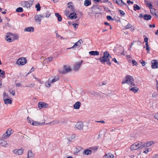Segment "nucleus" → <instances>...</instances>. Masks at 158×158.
<instances>
[{"label": "nucleus", "instance_id": "1", "mask_svg": "<svg viewBox=\"0 0 158 158\" xmlns=\"http://www.w3.org/2000/svg\"><path fill=\"white\" fill-rule=\"evenodd\" d=\"M110 56V55L109 52L107 51H105L103 53V56L98 58V60H99L102 64H105L106 62L107 64L110 65L111 63L109 59Z\"/></svg>", "mask_w": 158, "mask_h": 158}, {"label": "nucleus", "instance_id": "2", "mask_svg": "<svg viewBox=\"0 0 158 158\" xmlns=\"http://www.w3.org/2000/svg\"><path fill=\"white\" fill-rule=\"evenodd\" d=\"M134 81L133 78L131 76L128 75L124 78L122 83L123 84L127 83L131 86H135Z\"/></svg>", "mask_w": 158, "mask_h": 158}, {"label": "nucleus", "instance_id": "3", "mask_svg": "<svg viewBox=\"0 0 158 158\" xmlns=\"http://www.w3.org/2000/svg\"><path fill=\"white\" fill-rule=\"evenodd\" d=\"M146 147L145 144H143L142 142H136L133 144L130 147L131 150H134L139 149H142Z\"/></svg>", "mask_w": 158, "mask_h": 158}, {"label": "nucleus", "instance_id": "4", "mask_svg": "<svg viewBox=\"0 0 158 158\" xmlns=\"http://www.w3.org/2000/svg\"><path fill=\"white\" fill-rule=\"evenodd\" d=\"M71 69L70 67L66 65L63 66V70H60L59 73L61 74H65L71 71Z\"/></svg>", "mask_w": 158, "mask_h": 158}, {"label": "nucleus", "instance_id": "5", "mask_svg": "<svg viewBox=\"0 0 158 158\" xmlns=\"http://www.w3.org/2000/svg\"><path fill=\"white\" fill-rule=\"evenodd\" d=\"M27 62V60L25 58L22 57L18 59L17 64L18 65H23L26 63Z\"/></svg>", "mask_w": 158, "mask_h": 158}, {"label": "nucleus", "instance_id": "6", "mask_svg": "<svg viewBox=\"0 0 158 158\" xmlns=\"http://www.w3.org/2000/svg\"><path fill=\"white\" fill-rule=\"evenodd\" d=\"M24 149L23 148H21L20 149H15L12 152L13 153L17 155H21L23 153Z\"/></svg>", "mask_w": 158, "mask_h": 158}, {"label": "nucleus", "instance_id": "7", "mask_svg": "<svg viewBox=\"0 0 158 158\" xmlns=\"http://www.w3.org/2000/svg\"><path fill=\"white\" fill-rule=\"evenodd\" d=\"M12 130L8 129L6 132L2 135V137L4 139H6L9 138L11 135V131Z\"/></svg>", "mask_w": 158, "mask_h": 158}, {"label": "nucleus", "instance_id": "8", "mask_svg": "<svg viewBox=\"0 0 158 158\" xmlns=\"http://www.w3.org/2000/svg\"><path fill=\"white\" fill-rule=\"evenodd\" d=\"M68 7L67 10L69 12H73L74 11V8L73 6V4L71 2H70L67 4Z\"/></svg>", "mask_w": 158, "mask_h": 158}, {"label": "nucleus", "instance_id": "9", "mask_svg": "<svg viewBox=\"0 0 158 158\" xmlns=\"http://www.w3.org/2000/svg\"><path fill=\"white\" fill-rule=\"evenodd\" d=\"M35 18L36 22L39 24H40L41 20V18H44V16L41 15H37L35 16Z\"/></svg>", "mask_w": 158, "mask_h": 158}, {"label": "nucleus", "instance_id": "10", "mask_svg": "<svg viewBox=\"0 0 158 158\" xmlns=\"http://www.w3.org/2000/svg\"><path fill=\"white\" fill-rule=\"evenodd\" d=\"M47 104L43 102H40L38 103V107L40 109L43 108H46L48 106Z\"/></svg>", "mask_w": 158, "mask_h": 158}, {"label": "nucleus", "instance_id": "11", "mask_svg": "<svg viewBox=\"0 0 158 158\" xmlns=\"http://www.w3.org/2000/svg\"><path fill=\"white\" fill-rule=\"evenodd\" d=\"M113 1L117 3L118 5L122 6L124 5L125 6H127V4L126 3L124 2L122 0H113Z\"/></svg>", "mask_w": 158, "mask_h": 158}, {"label": "nucleus", "instance_id": "12", "mask_svg": "<svg viewBox=\"0 0 158 158\" xmlns=\"http://www.w3.org/2000/svg\"><path fill=\"white\" fill-rule=\"evenodd\" d=\"M83 123L81 122H77L75 125L76 128L80 130L83 129Z\"/></svg>", "mask_w": 158, "mask_h": 158}, {"label": "nucleus", "instance_id": "13", "mask_svg": "<svg viewBox=\"0 0 158 158\" xmlns=\"http://www.w3.org/2000/svg\"><path fill=\"white\" fill-rule=\"evenodd\" d=\"M81 43H82V40L81 39L80 40H78V41L75 43L74 44V45L73 46H72V47H71V48H67V49H70L71 48H73L77 46H80L81 45Z\"/></svg>", "mask_w": 158, "mask_h": 158}, {"label": "nucleus", "instance_id": "14", "mask_svg": "<svg viewBox=\"0 0 158 158\" xmlns=\"http://www.w3.org/2000/svg\"><path fill=\"white\" fill-rule=\"evenodd\" d=\"M82 61L78 62L76 64H75L74 66L73 69L75 70H77L79 69L81 65Z\"/></svg>", "mask_w": 158, "mask_h": 158}, {"label": "nucleus", "instance_id": "15", "mask_svg": "<svg viewBox=\"0 0 158 158\" xmlns=\"http://www.w3.org/2000/svg\"><path fill=\"white\" fill-rule=\"evenodd\" d=\"M152 64L151 65L152 69H155L157 68L158 63L156 60H153L152 61Z\"/></svg>", "mask_w": 158, "mask_h": 158}, {"label": "nucleus", "instance_id": "16", "mask_svg": "<svg viewBox=\"0 0 158 158\" xmlns=\"http://www.w3.org/2000/svg\"><path fill=\"white\" fill-rule=\"evenodd\" d=\"M45 124L44 122L41 123L39 122L33 121V122H32L31 125L33 126H37L38 125H43Z\"/></svg>", "mask_w": 158, "mask_h": 158}, {"label": "nucleus", "instance_id": "17", "mask_svg": "<svg viewBox=\"0 0 158 158\" xmlns=\"http://www.w3.org/2000/svg\"><path fill=\"white\" fill-rule=\"evenodd\" d=\"M132 86H131L129 87V89L130 90L133 92L134 93H136L137 92V91L139 90V88L135 86L132 87Z\"/></svg>", "mask_w": 158, "mask_h": 158}, {"label": "nucleus", "instance_id": "18", "mask_svg": "<svg viewBox=\"0 0 158 158\" xmlns=\"http://www.w3.org/2000/svg\"><path fill=\"white\" fill-rule=\"evenodd\" d=\"M0 145L6 147L7 145V143L6 141L2 139H0Z\"/></svg>", "mask_w": 158, "mask_h": 158}, {"label": "nucleus", "instance_id": "19", "mask_svg": "<svg viewBox=\"0 0 158 158\" xmlns=\"http://www.w3.org/2000/svg\"><path fill=\"white\" fill-rule=\"evenodd\" d=\"M151 13L152 14L154 15L156 17L157 16V13L158 12V11L157 10H156L153 8H151L150 10Z\"/></svg>", "mask_w": 158, "mask_h": 158}, {"label": "nucleus", "instance_id": "20", "mask_svg": "<svg viewBox=\"0 0 158 158\" xmlns=\"http://www.w3.org/2000/svg\"><path fill=\"white\" fill-rule=\"evenodd\" d=\"M81 106V102H77L74 105L73 108L76 109H79Z\"/></svg>", "mask_w": 158, "mask_h": 158}, {"label": "nucleus", "instance_id": "21", "mask_svg": "<svg viewBox=\"0 0 158 158\" xmlns=\"http://www.w3.org/2000/svg\"><path fill=\"white\" fill-rule=\"evenodd\" d=\"M69 15V17L71 19H75L77 17L76 14L74 12H71Z\"/></svg>", "mask_w": 158, "mask_h": 158}, {"label": "nucleus", "instance_id": "22", "mask_svg": "<svg viewBox=\"0 0 158 158\" xmlns=\"http://www.w3.org/2000/svg\"><path fill=\"white\" fill-rule=\"evenodd\" d=\"M4 102V103L6 105H8V104H10L12 103V100L9 98H5L4 99H3Z\"/></svg>", "mask_w": 158, "mask_h": 158}, {"label": "nucleus", "instance_id": "23", "mask_svg": "<svg viewBox=\"0 0 158 158\" xmlns=\"http://www.w3.org/2000/svg\"><path fill=\"white\" fill-rule=\"evenodd\" d=\"M27 158H34V154L31 150L28 151L27 153Z\"/></svg>", "mask_w": 158, "mask_h": 158}, {"label": "nucleus", "instance_id": "24", "mask_svg": "<svg viewBox=\"0 0 158 158\" xmlns=\"http://www.w3.org/2000/svg\"><path fill=\"white\" fill-rule=\"evenodd\" d=\"M25 31H27L29 32H33L34 31V28L33 27H27L24 30Z\"/></svg>", "mask_w": 158, "mask_h": 158}, {"label": "nucleus", "instance_id": "25", "mask_svg": "<svg viewBox=\"0 0 158 158\" xmlns=\"http://www.w3.org/2000/svg\"><path fill=\"white\" fill-rule=\"evenodd\" d=\"M89 54L92 56H97L99 55V52L97 51H91L89 52Z\"/></svg>", "mask_w": 158, "mask_h": 158}, {"label": "nucleus", "instance_id": "26", "mask_svg": "<svg viewBox=\"0 0 158 158\" xmlns=\"http://www.w3.org/2000/svg\"><path fill=\"white\" fill-rule=\"evenodd\" d=\"M92 152L91 150L87 149L84 150L83 154L86 155H88L91 154Z\"/></svg>", "mask_w": 158, "mask_h": 158}, {"label": "nucleus", "instance_id": "27", "mask_svg": "<svg viewBox=\"0 0 158 158\" xmlns=\"http://www.w3.org/2000/svg\"><path fill=\"white\" fill-rule=\"evenodd\" d=\"M23 6L24 7H25L27 8L30 7L31 6V5L30 4L29 2L26 1L24 2Z\"/></svg>", "mask_w": 158, "mask_h": 158}, {"label": "nucleus", "instance_id": "28", "mask_svg": "<svg viewBox=\"0 0 158 158\" xmlns=\"http://www.w3.org/2000/svg\"><path fill=\"white\" fill-rule=\"evenodd\" d=\"M151 16L150 15H148L147 14H145L143 15V19L145 20H150L151 18Z\"/></svg>", "mask_w": 158, "mask_h": 158}, {"label": "nucleus", "instance_id": "29", "mask_svg": "<svg viewBox=\"0 0 158 158\" xmlns=\"http://www.w3.org/2000/svg\"><path fill=\"white\" fill-rule=\"evenodd\" d=\"M55 15L56 17L57 18L59 22H61L62 21V18L61 15L58 13H55Z\"/></svg>", "mask_w": 158, "mask_h": 158}, {"label": "nucleus", "instance_id": "30", "mask_svg": "<svg viewBox=\"0 0 158 158\" xmlns=\"http://www.w3.org/2000/svg\"><path fill=\"white\" fill-rule=\"evenodd\" d=\"M144 144H145L146 147H149L151 145L154 144V142L153 141H151L145 143Z\"/></svg>", "mask_w": 158, "mask_h": 158}, {"label": "nucleus", "instance_id": "31", "mask_svg": "<svg viewBox=\"0 0 158 158\" xmlns=\"http://www.w3.org/2000/svg\"><path fill=\"white\" fill-rule=\"evenodd\" d=\"M91 4V0H85L84 2V5L86 6H88Z\"/></svg>", "mask_w": 158, "mask_h": 158}, {"label": "nucleus", "instance_id": "32", "mask_svg": "<svg viewBox=\"0 0 158 158\" xmlns=\"http://www.w3.org/2000/svg\"><path fill=\"white\" fill-rule=\"evenodd\" d=\"M59 123V121L58 120L53 121L52 122H51L48 123H46V124H52V125H53L55 124H57Z\"/></svg>", "mask_w": 158, "mask_h": 158}, {"label": "nucleus", "instance_id": "33", "mask_svg": "<svg viewBox=\"0 0 158 158\" xmlns=\"http://www.w3.org/2000/svg\"><path fill=\"white\" fill-rule=\"evenodd\" d=\"M3 99H4L5 98H9L8 94H7L5 92H4L3 94Z\"/></svg>", "mask_w": 158, "mask_h": 158}, {"label": "nucleus", "instance_id": "34", "mask_svg": "<svg viewBox=\"0 0 158 158\" xmlns=\"http://www.w3.org/2000/svg\"><path fill=\"white\" fill-rule=\"evenodd\" d=\"M53 57H52L51 56L45 58V59L44 60L47 61L48 62H50L53 60Z\"/></svg>", "mask_w": 158, "mask_h": 158}, {"label": "nucleus", "instance_id": "35", "mask_svg": "<svg viewBox=\"0 0 158 158\" xmlns=\"http://www.w3.org/2000/svg\"><path fill=\"white\" fill-rule=\"evenodd\" d=\"M5 72L1 69H0V77H4L5 76Z\"/></svg>", "mask_w": 158, "mask_h": 158}, {"label": "nucleus", "instance_id": "36", "mask_svg": "<svg viewBox=\"0 0 158 158\" xmlns=\"http://www.w3.org/2000/svg\"><path fill=\"white\" fill-rule=\"evenodd\" d=\"M140 9V7L139 6L136 4L134 5V10L135 11H136L137 10H139Z\"/></svg>", "mask_w": 158, "mask_h": 158}, {"label": "nucleus", "instance_id": "37", "mask_svg": "<svg viewBox=\"0 0 158 158\" xmlns=\"http://www.w3.org/2000/svg\"><path fill=\"white\" fill-rule=\"evenodd\" d=\"M35 7L36 8V10L37 11H39L40 10L41 7L40 6V4L39 3H38L36 5Z\"/></svg>", "mask_w": 158, "mask_h": 158}, {"label": "nucleus", "instance_id": "38", "mask_svg": "<svg viewBox=\"0 0 158 158\" xmlns=\"http://www.w3.org/2000/svg\"><path fill=\"white\" fill-rule=\"evenodd\" d=\"M23 9L22 7L18 8L16 10V11L17 12H21L23 11Z\"/></svg>", "mask_w": 158, "mask_h": 158}, {"label": "nucleus", "instance_id": "39", "mask_svg": "<svg viewBox=\"0 0 158 158\" xmlns=\"http://www.w3.org/2000/svg\"><path fill=\"white\" fill-rule=\"evenodd\" d=\"M6 40H7L8 41H9V42H12V39L11 38H10V37L9 36L6 35Z\"/></svg>", "mask_w": 158, "mask_h": 158}, {"label": "nucleus", "instance_id": "40", "mask_svg": "<svg viewBox=\"0 0 158 158\" xmlns=\"http://www.w3.org/2000/svg\"><path fill=\"white\" fill-rule=\"evenodd\" d=\"M132 25L131 24L128 23L125 27V29H128L131 28Z\"/></svg>", "mask_w": 158, "mask_h": 158}, {"label": "nucleus", "instance_id": "41", "mask_svg": "<svg viewBox=\"0 0 158 158\" xmlns=\"http://www.w3.org/2000/svg\"><path fill=\"white\" fill-rule=\"evenodd\" d=\"M10 34L14 36L13 38L14 40H18L19 39V36L17 35H13L11 33H10Z\"/></svg>", "mask_w": 158, "mask_h": 158}, {"label": "nucleus", "instance_id": "42", "mask_svg": "<svg viewBox=\"0 0 158 158\" xmlns=\"http://www.w3.org/2000/svg\"><path fill=\"white\" fill-rule=\"evenodd\" d=\"M35 86V85L34 83L28 85H26L25 87H33L34 86Z\"/></svg>", "mask_w": 158, "mask_h": 158}, {"label": "nucleus", "instance_id": "43", "mask_svg": "<svg viewBox=\"0 0 158 158\" xmlns=\"http://www.w3.org/2000/svg\"><path fill=\"white\" fill-rule=\"evenodd\" d=\"M59 79V78L57 77H55L54 79H53L52 81L50 83H53L57 81H58Z\"/></svg>", "mask_w": 158, "mask_h": 158}, {"label": "nucleus", "instance_id": "44", "mask_svg": "<svg viewBox=\"0 0 158 158\" xmlns=\"http://www.w3.org/2000/svg\"><path fill=\"white\" fill-rule=\"evenodd\" d=\"M10 93L12 94L13 96L15 95V90L10 89L9 90Z\"/></svg>", "mask_w": 158, "mask_h": 158}, {"label": "nucleus", "instance_id": "45", "mask_svg": "<svg viewBox=\"0 0 158 158\" xmlns=\"http://www.w3.org/2000/svg\"><path fill=\"white\" fill-rule=\"evenodd\" d=\"M75 30H76L78 28V24L77 23H73L72 24Z\"/></svg>", "mask_w": 158, "mask_h": 158}, {"label": "nucleus", "instance_id": "46", "mask_svg": "<svg viewBox=\"0 0 158 158\" xmlns=\"http://www.w3.org/2000/svg\"><path fill=\"white\" fill-rule=\"evenodd\" d=\"M106 18L109 20H111L112 21L114 20V19H113L112 18V17L110 15L107 16L106 17Z\"/></svg>", "mask_w": 158, "mask_h": 158}, {"label": "nucleus", "instance_id": "47", "mask_svg": "<svg viewBox=\"0 0 158 158\" xmlns=\"http://www.w3.org/2000/svg\"><path fill=\"white\" fill-rule=\"evenodd\" d=\"M45 85L47 87H49L50 86V83L49 81L48 82H45Z\"/></svg>", "mask_w": 158, "mask_h": 158}, {"label": "nucleus", "instance_id": "48", "mask_svg": "<svg viewBox=\"0 0 158 158\" xmlns=\"http://www.w3.org/2000/svg\"><path fill=\"white\" fill-rule=\"evenodd\" d=\"M140 62L143 66H145V63L144 61L143 60H140Z\"/></svg>", "mask_w": 158, "mask_h": 158}, {"label": "nucleus", "instance_id": "49", "mask_svg": "<svg viewBox=\"0 0 158 158\" xmlns=\"http://www.w3.org/2000/svg\"><path fill=\"white\" fill-rule=\"evenodd\" d=\"M27 120L28 121V123H30V124H31V122H33V121L30 118H29V117H27Z\"/></svg>", "mask_w": 158, "mask_h": 158}, {"label": "nucleus", "instance_id": "50", "mask_svg": "<svg viewBox=\"0 0 158 158\" xmlns=\"http://www.w3.org/2000/svg\"><path fill=\"white\" fill-rule=\"evenodd\" d=\"M157 95H158V94L157 93L154 92V93H153V94L152 96L154 98H156V97Z\"/></svg>", "mask_w": 158, "mask_h": 158}, {"label": "nucleus", "instance_id": "51", "mask_svg": "<svg viewBox=\"0 0 158 158\" xmlns=\"http://www.w3.org/2000/svg\"><path fill=\"white\" fill-rule=\"evenodd\" d=\"M147 5L149 7L150 9L151 8H152V6L151 4L147 3Z\"/></svg>", "mask_w": 158, "mask_h": 158}, {"label": "nucleus", "instance_id": "52", "mask_svg": "<svg viewBox=\"0 0 158 158\" xmlns=\"http://www.w3.org/2000/svg\"><path fill=\"white\" fill-rule=\"evenodd\" d=\"M132 62L133 64L135 65H137V62L134 60H132Z\"/></svg>", "mask_w": 158, "mask_h": 158}, {"label": "nucleus", "instance_id": "53", "mask_svg": "<svg viewBox=\"0 0 158 158\" xmlns=\"http://www.w3.org/2000/svg\"><path fill=\"white\" fill-rule=\"evenodd\" d=\"M119 11L120 14L122 15V16H123L125 15V13L123 11L120 10Z\"/></svg>", "mask_w": 158, "mask_h": 158}, {"label": "nucleus", "instance_id": "54", "mask_svg": "<svg viewBox=\"0 0 158 158\" xmlns=\"http://www.w3.org/2000/svg\"><path fill=\"white\" fill-rule=\"evenodd\" d=\"M146 50L147 51V52L148 53L149 52V51H150V48L149 46H146Z\"/></svg>", "mask_w": 158, "mask_h": 158}, {"label": "nucleus", "instance_id": "55", "mask_svg": "<svg viewBox=\"0 0 158 158\" xmlns=\"http://www.w3.org/2000/svg\"><path fill=\"white\" fill-rule=\"evenodd\" d=\"M108 154H109V155L108 156H109L110 158H114V156L111 153H108Z\"/></svg>", "mask_w": 158, "mask_h": 158}, {"label": "nucleus", "instance_id": "56", "mask_svg": "<svg viewBox=\"0 0 158 158\" xmlns=\"http://www.w3.org/2000/svg\"><path fill=\"white\" fill-rule=\"evenodd\" d=\"M50 14H49L46 13L45 15V16L46 18H48L50 16Z\"/></svg>", "mask_w": 158, "mask_h": 158}, {"label": "nucleus", "instance_id": "57", "mask_svg": "<svg viewBox=\"0 0 158 158\" xmlns=\"http://www.w3.org/2000/svg\"><path fill=\"white\" fill-rule=\"evenodd\" d=\"M154 117L155 118L158 120V113H156L154 115Z\"/></svg>", "mask_w": 158, "mask_h": 158}, {"label": "nucleus", "instance_id": "58", "mask_svg": "<svg viewBox=\"0 0 158 158\" xmlns=\"http://www.w3.org/2000/svg\"><path fill=\"white\" fill-rule=\"evenodd\" d=\"M16 85L17 87H19L21 86V84L20 83H18L16 84Z\"/></svg>", "mask_w": 158, "mask_h": 158}, {"label": "nucleus", "instance_id": "59", "mask_svg": "<svg viewBox=\"0 0 158 158\" xmlns=\"http://www.w3.org/2000/svg\"><path fill=\"white\" fill-rule=\"evenodd\" d=\"M149 27L150 28H151L152 27H155V24H153V25L150 24L149 25Z\"/></svg>", "mask_w": 158, "mask_h": 158}, {"label": "nucleus", "instance_id": "60", "mask_svg": "<svg viewBox=\"0 0 158 158\" xmlns=\"http://www.w3.org/2000/svg\"><path fill=\"white\" fill-rule=\"evenodd\" d=\"M127 2L128 4H129L130 3L133 4V2L130 1V0H128Z\"/></svg>", "mask_w": 158, "mask_h": 158}, {"label": "nucleus", "instance_id": "61", "mask_svg": "<svg viewBox=\"0 0 158 158\" xmlns=\"http://www.w3.org/2000/svg\"><path fill=\"white\" fill-rule=\"evenodd\" d=\"M113 60L114 61L115 63H117L118 64V61H117V60H116V59L115 58H113Z\"/></svg>", "mask_w": 158, "mask_h": 158}, {"label": "nucleus", "instance_id": "62", "mask_svg": "<svg viewBox=\"0 0 158 158\" xmlns=\"http://www.w3.org/2000/svg\"><path fill=\"white\" fill-rule=\"evenodd\" d=\"M34 68L33 67L32 68L30 71V73H31V72L33 71H34Z\"/></svg>", "mask_w": 158, "mask_h": 158}, {"label": "nucleus", "instance_id": "63", "mask_svg": "<svg viewBox=\"0 0 158 158\" xmlns=\"http://www.w3.org/2000/svg\"><path fill=\"white\" fill-rule=\"evenodd\" d=\"M33 77L36 80H37V81H40V79H39L38 78L35 77L34 76H33Z\"/></svg>", "mask_w": 158, "mask_h": 158}, {"label": "nucleus", "instance_id": "64", "mask_svg": "<svg viewBox=\"0 0 158 158\" xmlns=\"http://www.w3.org/2000/svg\"><path fill=\"white\" fill-rule=\"evenodd\" d=\"M152 158H158V155H155L153 156Z\"/></svg>", "mask_w": 158, "mask_h": 158}]
</instances>
